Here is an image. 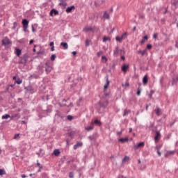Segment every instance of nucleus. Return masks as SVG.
Wrapping results in <instances>:
<instances>
[{
	"label": "nucleus",
	"mask_w": 178,
	"mask_h": 178,
	"mask_svg": "<svg viewBox=\"0 0 178 178\" xmlns=\"http://www.w3.org/2000/svg\"><path fill=\"white\" fill-rule=\"evenodd\" d=\"M22 26L24 29V31L26 33L27 32V29H29V20L26 19H24L22 20Z\"/></svg>",
	"instance_id": "nucleus-1"
},
{
	"label": "nucleus",
	"mask_w": 178,
	"mask_h": 178,
	"mask_svg": "<svg viewBox=\"0 0 178 178\" xmlns=\"http://www.w3.org/2000/svg\"><path fill=\"white\" fill-rule=\"evenodd\" d=\"M83 31L85 33H88V31H92V33H95V29L93 27H90V26H86L83 29Z\"/></svg>",
	"instance_id": "nucleus-2"
},
{
	"label": "nucleus",
	"mask_w": 178,
	"mask_h": 178,
	"mask_svg": "<svg viewBox=\"0 0 178 178\" xmlns=\"http://www.w3.org/2000/svg\"><path fill=\"white\" fill-rule=\"evenodd\" d=\"M159 140H161V133L159 131H156L154 136V141L155 143H158Z\"/></svg>",
	"instance_id": "nucleus-3"
},
{
	"label": "nucleus",
	"mask_w": 178,
	"mask_h": 178,
	"mask_svg": "<svg viewBox=\"0 0 178 178\" xmlns=\"http://www.w3.org/2000/svg\"><path fill=\"white\" fill-rule=\"evenodd\" d=\"M145 145V143L144 142H140L138 145H135L134 146V149H138L139 148H143Z\"/></svg>",
	"instance_id": "nucleus-4"
},
{
	"label": "nucleus",
	"mask_w": 178,
	"mask_h": 178,
	"mask_svg": "<svg viewBox=\"0 0 178 178\" xmlns=\"http://www.w3.org/2000/svg\"><path fill=\"white\" fill-rule=\"evenodd\" d=\"M10 44H12V42H10V40H9V38H6L4 40H2L3 45H10Z\"/></svg>",
	"instance_id": "nucleus-5"
},
{
	"label": "nucleus",
	"mask_w": 178,
	"mask_h": 178,
	"mask_svg": "<svg viewBox=\"0 0 178 178\" xmlns=\"http://www.w3.org/2000/svg\"><path fill=\"white\" fill-rule=\"evenodd\" d=\"M129 69V64H123L121 70L124 72L126 73L127 72V70Z\"/></svg>",
	"instance_id": "nucleus-6"
},
{
	"label": "nucleus",
	"mask_w": 178,
	"mask_h": 178,
	"mask_svg": "<svg viewBox=\"0 0 178 178\" xmlns=\"http://www.w3.org/2000/svg\"><path fill=\"white\" fill-rule=\"evenodd\" d=\"M83 147V142H76V144L74 145V149H77V148H80Z\"/></svg>",
	"instance_id": "nucleus-7"
},
{
	"label": "nucleus",
	"mask_w": 178,
	"mask_h": 178,
	"mask_svg": "<svg viewBox=\"0 0 178 178\" xmlns=\"http://www.w3.org/2000/svg\"><path fill=\"white\" fill-rule=\"evenodd\" d=\"M59 6H63V8H66L67 3H66V0H59Z\"/></svg>",
	"instance_id": "nucleus-8"
},
{
	"label": "nucleus",
	"mask_w": 178,
	"mask_h": 178,
	"mask_svg": "<svg viewBox=\"0 0 178 178\" xmlns=\"http://www.w3.org/2000/svg\"><path fill=\"white\" fill-rule=\"evenodd\" d=\"M154 112L156 113V115L157 116H161L162 115V111L160 108L156 107V109L154 110Z\"/></svg>",
	"instance_id": "nucleus-9"
},
{
	"label": "nucleus",
	"mask_w": 178,
	"mask_h": 178,
	"mask_svg": "<svg viewBox=\"0 0 178 178\" xmlns=\"http://www.w3.org/2000/svg\"><path fill=\"white\" fill-rule=\"evenodd\" d=\"M74 9H76V7H74V6H72L70 7L67 8L65 10V12L67 13H72V10H73Z\"/></svg>",
	"instance_id": "nucleus-10"
},
{
	"label": "nucleus",
	"mask_w": 178,
	"mask_h": 178,
	"mask_svg": "<svg viewBox=\"0 0 178 178\" xmlns=\"http://www.w3.org/2000/svg\"><path fill=\"white\" fill-rule=\"evenodd\" d=\"M170 155H175V151H167L165 154V158H168Z\"/></svg>",
	"instance_id": "nucleus-11"
},
{
	"label": "nucleus",
	"mask_w": 178,
	"mask_h": 178,
	"mask_svg": "<svg viewBox=\"0 0 178 178\" xmlns=\"http://www.w3.org/2000/svg\"><path fill=\"white\" fill-rule=\"evenodd\" d=\"M138 54L142 55V56H144V55H148V53L147 52V49L143 51L138 50Z\"/></svg>",
	"instance_id": "nucleus-12"
},
{
	"label": "nucleus",
	"mask_w": 178,
	"mask_h": 178,
	"mask_svg": "<svg viewBox=\"0 0 178 178\" xmlns=\"http://www.w3.org/2000/svg\"><path fill=\"white\" fill-rule=\"evenodd\" d=\"M66 102H67V100L66 99H63L62 103H61V106H70V105H72V103H70L69 104H66Z\"/></svg>",
	"instance_id": "nucleus-13"
},
{
	"label": "nucleus",
	"mask_w": 178,
	"mask_h": 178,
	"mask_svg": "<svg viewBox=\"0 0 178 178\" xmlns=\"http://www.w3.org/2000/svg\"><path fill=\"white\" fill-rule=\"evenodd\" d=\"M123 52V50L119 49V47H116L115 51H114V54L115 55H119V54H122Z\"/></svg>",
	"instance_id": "nucleus-14"
},
{
	"label": "nucleus",
	"mask_w": 178,
	"mask_h": 178,
	"mask_svg": "<svg viewBox=\"0 0 178 178\" xmlns=\"http://www.w3.org/2000/svg\"><path fill=\"white\" fill-rule=\"evenodd\" d=\"M60 46L63 47V49H67L69 48V45L66 42H61Z\"/></svg>",
	"instance_id": "nucleus-15"
},
{
	"label": "nucleus",
	"mask_w": 178,
	"mask_h": 178,
	"mask_svg": "<svg viewBox=\"0 0 178 178\" xmlns=\"http://www.w3.org/2000/svg\"><path fill=\"white\" fill-rule=\"evenodd\" d=\"M143 83L145 85L148 84V76H147V75L144 76V77L143 79Z\"/></svg>",
	"instance_id": "nucleus-16"
},
{
	"label": "nucleus",
	"mask_w": 178,
	"mask_h": 178,
	"mask_svg": "<svg viewBox=\"0 0 178 178\" xmlns=\"http://www.w3.org/2000/svg\"><path fill=\"white\" fill-rule=\"evenodd\" d=\"M106 83L104 85V90H106L109 87V79L108 78V76H106Z\"/></svg>",
	"instance_id": "nucleus-17"
},
{
	"label": "nucleus",
	"mask_w": 178,
	"mask_h": 178,
	"mask_svg": "<svg viewBox=\"0 0 178 178\" xmlns=\"http://www.w3.org/2000/svg\"><path fill=\"white\" fill-rule=\"evenodd\" d=\"M37 155H38L39 156H44V155L45 154V152H44V149H40V152L36 153Z\"/></svg>",
	"instance_id": "nucleus-18"
},
{
	"label": "nucleus",
	"mask_w": 178,
	"mask_h": 178,
	"mask_svg": "<svg viewBox=\"0 0 178 178\" xmlns=\"http://www.w3.org/2000/svg\"><path fill=\"white\" fill-rule=\"evenodd\" d=\"M15 54L17 56H20V55H22V50L20 49L15 48Z\"/></svg>",
	"instance_id": "nucleus-19"
},
{
	"label": "nucleus",
	"mask_w": 178,
	"mask_h": 178,
	"mask_svg": "<svg viewBox=\"0 0 178 178\" xmlns=\"http://www.w3.org/2000/svg\"><path fill=\"white\" fill-rule=\"evenodd\" d=\"M59 15V12H58V10H55V9H52L50 12V16H53V15Z\"/></svg>",
	"instance_id": "nucleus-20"
},
{
	"label": "nucleus",
	"mask_w": 178,
	"mask_h": 178,
	"mask_svg": "<svg viewBox=\"0 0 178 178\" xmlns=\"http://www.w3.org/2000/svg\"><path fill=\"white\" fill-rule=\"evenodd\" d=\"M119 141L120 143H127V141H129V138H121L119 139Z\"/></svg>",
	"instance_id": "nucleus-21"
},
{
	"label": "nucleus",
	"mask_w": 178,
	"mask_h": 178,
	"mask_svg": "<svg viewBox=\"0 0 178 178\" xmlns=\"http://www.w3.org/2000/svg\"><path fill=\"white\" fill-rule=\"evenodd\" d=\"M60 154V152L59 151V149H56L54 150V154L55 155V156H59Z\"/></svg>",
	"instance_id": "nucleus-22"
},
{
	"label": "nucleus",
	"mask_w": 178,
	"mask_h": 178,
	"mask_svg": "<svg viewBox=\"0 0 178 178\" xmlns=\"http://www.w3.org/2000/svg\"><path fill=\"white\" fill-rule=\"evenodd\" d=\"M44 69L47 74H49V73H51V67H44Z\"/></svg>",
	"instance_id": "nucleus-23"
},
{
	"label": "nucleus",
	"mask_w": 178,
	"mask_h": 178,
	"mask_svg": "<svg viewBox=\"0 0 178 178\" xmlns=\"http://www.w3.org/2000/svg\"><path fill=\"white\" fill-rule=\"evenodd\" d=\"M145 41H148V36L147 35H145L143 37V38L142 39L140 44H144L145 42Z\"/></svg>",
	"instance_id": "nucleus-24"
},
{
	"label": "nucleus",
	"mask_w": 178,
	"mask_h": 178,
	"mask_svg": "<svg viewBox=\"0 0 178 178\" xmlns=\"http://www.w3.org/2000/svg\"><path fill=\"white\" fill-rule=\"evenodd\" d=\"M13 88V85H10V86H8L7 87L6 91H7L8 92H11Z\"/></svg>",
	"instance_id": "nucleus-25"
},
{
	"label": "nucleus",
	"mask_w": 178,
	"mask_h": 178,
	"mask_svg": "<svg viewBox=\"0 0 178 178\" xmlns=\"http://www.w3.org/2000/svg\"><path fill=\"white\" fill-rule=\"evenodd\" d=\"M147 129L154 131V122H150V124L147 127Z\"/></svg>",
	"instance_id": "nucleus-26"
},
{
	"label": "nucleus",
	"mask_w": 178,
	"mask_h": 178,
	"mask_svg": "<svg viewBox=\"0 0 178 178\" xmlns=\"http://www.w3.org/2000/svg\"><path fill=\"white\" fill-rule=\"evenodd\" d=\"M85 130H87V131H91V130H94V127L93 126L86 127L85 128Z\"/></svg>",
	"instance_id": "nucleus-27"
},
{
	"label": "nucleus",
	"mask_w": 178,
	"mask_h": 178,
	"mask_svg": "<svg viewBox=\"0 0 178 178\" xmlns=\"http://www.w3.org/2000/svg\"><path fill=\"white\" fill-rule=\"evenodd\" d=\"M44 67L42 65H39L38 66V70L40 72V73H44Z\"/></svg>",
	"instance_id": "nucleus-28"
},
{
	"label": "nucleus",
	"mask_w": 178,
	"mask_h": 178,
	"mask_svg": "<svg viewBox=\"0 0 178 178\" xmlns=\"http://www.w3.org/2000/svg\"><path fill=\"white\" fill-rule=\"evenodd\" d=\"M3 175H6V171L5 169H0V176H3Z\"/></svg>",
	"instance_id": "nucleus-29"
},
{
	"label": "nucleus",
	"mask_w": 178,
	"mask_h": 178,
	"mask_svg": "<svg viewBox=\"0 0 178 178\" xmlns=\"http://www.w3.org/2000/svg\"><path fill=\"white\" fill-rule=\"evenodd\" d=\"M103 17H104V19H109V15L108 14V13H106V12H104V15H103Z\"/></svg>",
	"instance_id": "nucleus-30"
},
{
	"label": "nucleus",
	"mask_w": 178,
	"mask_h": 178,
	"mask_svg": "<svg viewBox=\"0 0 178 178\" xmlns=\"http://www.w3.org/2000/svg\"><path fill=\"white\" fill-rule=\"evenodd\" d=\"M126 38H127V32H125L121 36V39L122 40H126Z\"/></svg>",
	"instance_id": "nucleus-31"
},
{
	"label": "nucleus",
	"mask_w": 178,
	"mask_h": 178,
	"mask_svg": "<svg viewBox=\"0 0 178 178\" xmlns=\"http://www.w3.org/2000/svg\"><path fill=\"white\" fill-rule=\"evenodd\" d=\"M131 112V111H130V110H124L123 116H127V115L129 113H130Z\"/></svg>",
	"instance_id": "nucleus-32"
},
{
	"label": "nucleus",
	"mask_w": 178,
	"mask_h": 178,
	"mask_svg": "<svg viewBox=\"0 0 178 178\" xmlns=\"http://www.w3.org/2000/svg\"><path fill=\"white\" fill-rule=\"evenodd\" d=\"M10 118V115L9 114H6L4 115H2L1 119H9Z\"/></svg>",
	"instance_id": "nucleus-33"
},
{
	"label": "nucleus",
	"mask_w": 178,
	"mask_h": 178,
	"mask_svg": "<svg viewBox=\"0 0 178 178\" xmlns=\"http://www.w3.org/2000/svg\"><path fill=\"white\" fill-rule=\"evenodd\" d=\"M129 159H130V157L125 156L124 158L122 159V162H127V161H129Z\"/></svg>",
	"instance_id": "nucleus-34"
},
{
	"label": "nucleus",
	"mask_w": 178,
	"mask_h": 178,
	"mask_svg": "<svg viewBox=\"0 0 178 178\" xmlns=\"http://www.w3.org/2000/svg\"><path fill=\"white\" fill-rule=\"evenodd\" d=\"M103 41H104V42H106V41H111V38L105 36V37H104V38H103Z\"/></svg>",
	"instance_id": "nucleus-35"
},
{
	"label": "nucleus",
	"mask_w": 178,
	"mask_h": 178,
	"mask_svg": "<svg viewBox=\"0 0 178 178\" xmlns=\"http://www.w3.org/2000/svg\"><path fill=\"white\" fill-rule=\"evenodd\" d=\"M102 60L104 62V63H106V62H108V58H106V57L105 56H103L102 57Z\"/></svg>",
	"instance_id": "nucleus-36"
},
{
	"label": "nucleus",
	"mask_w": 178,
	"mask_h": 178,
	"mask_svg": "<svg viewBox=\"0 0 178 178\" xmlns=\"http://www.w3.org/2000/svg\"><path fill=\"white\" fill-rule=\"evenodd\" d=\"M95 124H97L98 126H101V121L98 120H95L94 121Z\"/></svg>",
	"instance_id": "nucleus-37"
},
{
	"label": "nucleus",
	"mask_w": 178,
	"mask_h": 178,
	"mask_svg": "<svg viewBox=\"0 0 178 178\" xmlns=\"http://www.w3.org/2000/svg\"><path fill=\"white\" fill-rule=\"evenodd\" d=\"M115 40H116V41H118V42H122V41L123 40L122 39V38H121V37H119V36H117V37L115 38Z\"/></svg>",
	"instance_id": "nucleus-38"
},
{
	"label": "nucleus",
	"mask_w": 178,
	"mask_h": 178,
	"mask_svg": "<svg viewBox=\"0 0 178 178\" xmlns=\"http://www.w3.org/2000/svg\"><path fill=\"white\" fill-rule=\"evenodd\" d=\"M55 59H56V55L53 54L51 56V60H54Z\"/></svg>",
	"instance_id": "nucleus-39"
},
{
	"label": "nucleus",
	"mask_w": 178,
	"mask_h": 178,
	"mask_svg": "<svg viewBox=\"0 0 178 178\" xmlns=\"http://www.w3.org/2000/svg\"><path fill=\"white\" fill-rule=\"evenodd\" d=\"M17 27V22L13 23V30H15Z\"/></svg>",
	"instance_id": "nucleus-40"
},
{
	"label": "nucleus",
	"mask_w": 178,
	"mask_h": 178,
	"mask_svg": "<svg viewBox=\"0 0 178 178\" xmlns=\"http://www.w3.org/2000/svg\"><path fill=\"white\" fill-rule=\"evenodd\" d=\"M69 177L70 178H73L74 177V174L73 172H70L69 173Z\"/></svg>",
	"instance_id": "nucleus-41"
},
{
	"label": "nucleus",
	"mask_w": 178,
	"mask_h": 178,
	"mask_svg": "<svg viewBox=\"0 0 178 178\" xmlns=\"http://www.w3.org/2000/svg\"><path fill=\"white\" fill-rule=\"evenodd\" d=\"M102 106H104V108H106V106H108V102H105V103L101 104Z\"/></svg>",
	"instance_id": "nucleus-42"
},
{
	"label": "nucleus",
	"mask_w": 178,
	"mask_h": 178,
	"mask_svg": "<svg viewBox=\"0 0 178 178\" xmlns=\"http://www.w3.org/2000/svg\"><path fill=\"white\" fill-rule=\"evenodd\" d=\"M67 119L68 120H73V116H72V115H67Z\"/></svg>",
	"instance_id": "nucleus-43"
},
{
	"label": "nucleus",
	"mask_w": 178,
	"mask_h": 178,
	"mask_svg": "<svg viewBox=\"0 0 178 178\" xmlns=\"http://www.w3.org/2000/svg\"><path fill=\"white\" fill-rule=\"evenodd\" d=\"M152 49V44H147V49Z\"/></svg>",
	"instance_id": "nucleus-44"
},
{
	"label": "nucleus",
	"mask_w": 178,
	"mask_h": 178,
	"mask_svg": "<svg viewBox=\"0 0 178 178\" xmlns=\"http://www.w3.org/2000/svg\"><path fill=\"white\" fill-rule=\"evenodd\" d=\"M136 94L137 95L140 96L141 94V89L138 88Z\"/></svg>",
	"instance_id": "nucleus-45"
},
{
	"label": "nucleus",
	"mask_w": 178,
	"mask_h": 178,
	"mask_svg": "<svg viewBox=\"0 0 178 178\" xmlns=\"http://www.w3.org/2000/svg\"><path fill=\"white\" fill-rule=\"evenodd\" d=\"M45 66H46V67H51V65H49V61H47L45 63Z\"/></svg>",
	"instance_id": "nucleus-46"
},
{
	"label": "nucleus",
	"mask_w": 178,
	"mask_h": 178,
	"mask_svg": "<svg viewBox=\"0 0 178 178\" xmlns=\"http://www.w3.org/2000/svg\"><path fill=\"white\" fill-rule=\"evenodd\" d=\"M19 136H20V134H15V135L14 136V139L16 140V139L19 138Z\"/></svg>",
	"instance_id": "nucleus-47"
},
{
	"label": "nucleus",
	"mask_w": 178,
	"mask_h": 178,
	"mask_svg": "<svg viewBox=\"0 0 178 178\" xmlns=\"http://www.w3.org/2000/svg\"><path fill=\"white\" fill-rule=\"evenodd\" d=\"M102 54H104V51H102L97 52V56H99V57L101 56V55H102Z\"/></svg>",
	"instance_id": "nucleus-48"
},
{
	"label": "nucleus",
	"mask_w": 178,
	"mask_h": 178,
	"mask_svg": "<svg viewBox=\"0 0 178 178\" xmlns=\"http://www.w3.org/2000/svg\"><path fill=\"white\" fill-rule=\"evenodd\" d=\"M157 149V154L159 155V156H161V155H162V154L161 153V152L159 151V149H158V147H156Z\"/></svg>",
	"instance_id": "nucleus-49"
},
{
	"label": "nucleus",
	"mask_w": 178,
	"mask_h": 178,
	"mask_svg": "<svg viewBox=\"0 0 178 178\" xmlns=\"http://www.w3.org/2000/svg\"><path fill=\"white\" fill-rule=\"evenodd\" d=\"M17 84H22V79H18L17 81H16Z\"/></svg>",
	"instance_id": "nucleus-50"
},
{
	"label": "nucleus",
	"mask_w": 178,
	"mask_h": 178,
	"mask_svg": "<svg viewBox=\"0 0 178 178\" xmlns=\"http://www.w3.org/2000/svg\"><path fill=\"white\" fill-rule=\"evenodd\" d=\"M122 133H123V129L120 131L117 132V136H122Z\"/></svg>",
	"instance_id": "nucleus-51"
},
{
	"label": "nucleus",
	"mask_w": 178,
	"mask_h": 178,
	"mask_svg": "<svg viewBox=\"0 0 178 178\" xmlns=\"http://www.w3.org/2000/svg\"><path fill=\"white\" fill-rule=\"evenodd\" d=\"M88 45H90V40H87L86 41V47H88Z\"/></svg>",
	"instance_id": "nucleus-52"
},
{
	"label": "nucleus",
	"mask_w": 178,
	"mask_h": 178,
	"mask_svg": "<svg viewBox=\"0 0 178 178\" xmlns=\"http://www.w3.org/2000/svg\"><path fill=\"white\" fill-rule=\"evenodd\" d=\"M153 38H155V39L158 38V33H154L153 35Z\"/></svg>",
	"instance_id": "nucleus-53"
},
{
	"label": "nucleus",
	"mask_w": 178,
	"mask_h": 178,
	"mask_svg": "<svg viewBox=\"0 0 178 178\" xmlns=\"http://www.w3.org/2000/svg\"><path fill=\"white\" fill-rule=\"evenodd\" d=\"M178 77L177 76L175 79H173V83H177Z\"/></svg>",
	"instance_id": "nucleus-54"
},
{
	"label": "nucleus",
	"mask_w": 178,
	"mask_h": 178,
	"mask_svg": "<svg viewBox=\"0 0 178 178\" xmlns=\"http://www.w3.org/2000/svg\"><path fill=\"white\" fill-rule=\"evenodd\" d=\"M14 118H17V119H20V115H19V114H15V115H14Z\"/></svg>",
	"instance_id": "nucleus-55"
},
{
	"label": "nucleus",
	"mask_w": 178,
	"mask_h": 178,
	"mask_svg": "<svg viewBox=\"0 0 178 178\" xmlns=\"http://www.w3.org/2000/svg\"><path fill=\"white\" fill-rule=\"evenodd\" d=\"M37 165L40 168V169H42V166H41V164L39 162L37 163Z\"/></svg>",
	"instance_id": "nucleus-56"
},
{
	"label": "nucleus",
	"mask_w": 178,
	"mask_h": 178,
	"mask_svg": "<svg viewBox=\"0 0 178 178\" xmlns=\"http://www.w3.org/2000/svg\"><path fill=\"white\" fill-rule=\"evenodd\" d=\"M31 28H32L33 33H35V29H34V25H32Z\"/></svg>",
	"instance_id": "nucleus-57"
},
{
	"label": "nucleus",
	"mask_w": 178,
	"mask_h": 178,
	"mask_svg": "<svg viewBox=\"0 0 178 178\" xmlns=\"http://www.w3.org/2000/svg\"><path fill=\"white\" fill-rule=\"evenodd\" d=\"M33 79H38V75H33Z\"/></svg>",
	"instance_id": "nucleus-58"
},
{
	"label": "nucleus",
	"mask_w": 178,
	"mask_h": 178,
	"mask_svg": "<svg viewBox=\"0 0 178 178\" xmlns=\"http://www.w3.org/2000/svg\"><path fill=\"white\" fill-rule=\"evenodd\" d=\"M33 42H34V40H31L29 41V44L31 45V44H33Z\"/></svg>",
	"instance_id": "nucleus-59"
},
{
	"label": "nucleus",
	"mask_w": 178,
	"mask_h": 178,
	"mask_svg": "<svg viewBox=\"0 0 178 178\" xmlns=\"http://www.w3.org/2000/svg\"><path fill=\"white\" fill-rule=\"evenodd\" d=\"M118 178H126V177L123 176V175H120L118 177Z\"/></svg>",
	"instance_id": "nucleus-60"
},
{
	"label": "nucleus",
	"mask_w": 178,
	"mask_h": 178,
	"mask_svg": "<svg viewBox=\"0 0 178 178\" xmlns=\"http://www.w3.org/2000/svg\"><path fill=\"white\" fill-rule=\"evenodd\" d=\"M121 59H122V60H124V59H126V57H124V56H122Z\"/></svg>",
	"instance_id": "nucleus-61"
},
{
	"label": "nucleus",
	"mask_w": 178,
	"mask_h": 178,
	"mask_svg": "<svg viewBox=\"0 0 178 178\" xmlns=\"http://www.w3.org/2000/svg\"><path fill=\"white\" fill-rule=\"evenodd\" d=\"M54 42H51L49 44L50 47H54Z\"/></svg>",
	"instance_id": "nucleus-62"
},
{
	"label": "nucleus",
	"mask_w": 178,
	"mask_h": 178,
	"mask_svg": "<svg viewBox=\"0 0 178 178\" xmlns=\"http://www.w3.org/2000/svg\"><path fill=\"white\" fill-rule=\"evenodd\" d=\"M129 82H126L125 87H129Z\"/></svg>",
	"instance_id": "nucleus-63"
},
{
	"label": "nucleus",
	"mask_w": 178,
	"mask_h": 178,
	"mask_svg": "<svg viewBox=\"0 0 178 178\" xmlns=\"http://www.w3.org/2000/svg\"><path fill=\"white\" fill-rule=\"evenodd\" d=\"M21 177H22V178H26V175H21Z\"/></svg>",
	"instance_id": "nucleus-64"
}]
</instances>
